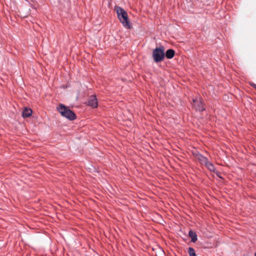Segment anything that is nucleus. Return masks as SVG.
I'll use <instances>...</instances> for the list:
<instances>
[{"mask_svg":"<svg viewBox=\"0 0 256 256\" xmlns=\"http://www.w3.org/2000/svg\"><path fill=\"white\" fill-rule=\"evenodd\" d=\"M175 54V51L172 49H168L165 52V56L168 59L174 58Z\"/></svg>","mask_w":256,"mask_h":256,"instance_id":"7","label":"nucleus"},{"mask_svg":"<svg viewBox=\"0 0 256 256\" xmlns=\"http://www.w3.org/2000/svg\"><path fill=\"white\" fill-rule=\"evenodd\" d=\"M32 110L30 108H25L23 110L22 116L23 118H28L32 114Z\"/></svg>","mask_w":256,"mask_h":256,"instance_id":"8","label":"nucleus"},{"mask_svg":"<svg viewBox=\"0 0 256 256\" xmlns=\"http://www.w3.org/2000/svg\"><path fill=\"white\" fill-rule=\"evenodd\" d=\"M251 86H252L253 88H254L255 89H256V84H251Z\"/></svg>","mask_w":256,"mask_h":256,"instance_id":"12","label":"nucleus"},{"mask_svg":"<svg viewBox=\"0 0 256 256\" xmlns=\"http://www.w3.org/2000/svg\"><path fill=\"white\" fill-rule=\"evenodd\" d=\"M254 256H256V252L254 254Z\"/></svg>","mask_w":256,"mask_h":256,"instance_id":"13","label":"nucleus"},{"mask_svg":"<svg viewBox=\"0 0 256 256\" xmlns=\"http://www.w3.org/2000/svg\"><path fill=\"white\" fill-rule=\"evenodd\" d=\"M116 10L118 17L123 26L126 28H130V24L128 20V16L126 11L120 6H117Z\"/></svg>","mask_w":256,"mask_h":256,"instance_id":"1","label":"nucleus"},{"mask_svg":"<svg viewBox=\"0 0 256 256\" xmlns=\"http://www.w3.org/2000/svg\"><path fill=\"white\" fill-rule=\"evenodd\" d=\"M165 58L164 48L163 46L156 47L152 51V58L156 63L162 62Z\"/></svg>","mask_w":256,"mask_h":256,"instance_id":"3","label":"nucleus"},{"mask_svg":"<svg viewBox=\"0 0 256 256\" xmlns=\"http://www.w3.org/2000/svg\"><path fill=\"white\" fill-rule=\"evenodd\" d=\"M206 166L211 172H214L215 167L213 164L208 162V160L204 164Z\"/></svg>","mask_w":256,"mask_h":256,"instance_id":"10","label":"nucleus"},{"mask_svg":"<svg viewBox=\"0 0 256 256\" xmlns=\"http://www.w3.org/2000/svg\"><path fill=\"white\" fill-rule=\"evenodd\" d=\"M194 106L196 110L202 112L205 110V108L201 100H193Z\"/></svg>","mask_w":256,"mask_h":256,"instance_id":"6","label":"nucleus"},{"mask_svg":"<svg viewBox=\"0 0 256 256\" xmlns=\"http://www.w3.org/2000/svg\"><path fill=\"white\" fill-rule=\"evenodd\" d=\"M87 104L93 108H96L98 106V100L95 95L90 96L88 98Z\"/></svg>","mask_w":256,"mask_h":256,"instance_id":"5","label":"nucleus"},{"mask_svg":"<svg viewBox=\"0 0 256 256\" xmlns=\"http://www.w3.org/2000/svg\"><path fill=\"white\" fill-rule=\"evenodd\" d=\"M188 253L190 256H196L194 248L192 247L188 248Z\"/></svg>","mask_w":256,"mask_h":256,"instance_id":"11","label":"nucleus"},{"mask_svg":"<svg viewBox=\"0 0 256 256\" xmlns=\"http://www.w3.org/2000/svg\"><path fill=\"white\" fill-rule=\"evenodd\" d=\"M58 110L61 115L69 120H72L76 118V114L63 104H60L57 108Z\"/></svg>","mask_w":256,"mask_h":256,"instance_id":"2","label":"nucleus"},{"mask_svg":"<svg viewBox=\"0 0 256 256\" xmlns=\"http://www.w3.org/2000/svg\"><path fill=\"white\" fill-rule=\"evenodd\" d=\"M188 236L191 238V241L192 242H195L197 240H198L197 234L194 231H192V230H190L188 232Z\"/></svg>","mask_w":256,"mask_h":256,"instance_id":"9","label":"nucleus"},{"mask_svg":"<svg viewBox=\"0 0 256 256\" xmlns=\"http://www.w3.org/2000/svg\"><path fill=\"white\" fill-rule=\"evenodd\" d=\"M193 156L196 160H198L202 164H205L208 160V158L204 156L198 151H195L192 152Z\"/></svg>","mask_w":256,"mask_h":256,"instance_id":"4","label":"nucleus"}]
</instances>
